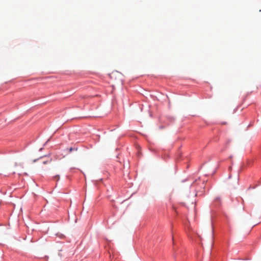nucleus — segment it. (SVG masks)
I'll list each match as a JSON object with an SVG mask.
<instances>
[{
  "instance_id": "nucleus-1",
  "label": "nucleus",
  "mask_w": 261,
  "mask_h": 261,
  "mask_svg": "<svg viewBox=\"0 0 261 261\" xmlns=\"http://www.w3.org/2000/svg\"><path fill=\"white\" fill-rule=\"evenodd\" d=\"M67 149L68 150V152L70 153L71 151H72L73 150H77V148H74L70 147L69 149L67 148Z\"/></svg>"
},
{
  "instance_id": "nucleus-2",
  "label": "nucleus",
  "mask_w": 261,
  "mask_h": 261,
  "mask_svg": "<svg viewBox=\"0 0 261 261\" xmlns=\"http://www.w3.org/2000/svg\"><path fill=\"white\" fill-rule=\"evenodd\" d=\"M55 177H57V180H58L60 178L59 175H57L55 177Z\"/></svg>"
},
{
  "instance_id": "nucleus-3",
  "label": "nucleus",
  "mask_w": 261,
  "mask_h": 261,
  "mask_svg": "<svg viewBox=\"0 0 261 261\" xmlns=\"http://www.w3.org/2000/svg\"><path fill=\"white\" fill-rule=\"evenodd\" d=\"M48 163V161H44V162H43V164H46V163Z\"/></svg>"
},
{
  "instance_id": "nucleus-4",
  "label": "nucleus",
  "mask_w": 261,
  "mask_h": 261,
  "mask_svg": "<svg viewBox=\"0 0 261 261\" xmlns=\"http://www.w3.org/2000/svg\"><path fill=\"white\" fill-rule=\"evenodd\" d=\"M36 161V160H34V162H35Z\"/></svg>"
}]
</instances>
